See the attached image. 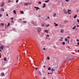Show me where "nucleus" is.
<instances>
[{
	"label": "nucleus",
	"mask_w": 79,
	"mask_h": 79,
	"mask_svg": "<svg viewBox=\"0 0 79 79\" xmlns=\"http://www.w3.org/2000/svg\"><path fill=\"white\" fill-rule=\"evenodd\" d=\"M38 69V68L36 67L35 68V70H37Z\"/></svg>",
	"instance_id": "c9c22d12"
},
{
	"label": "nucleus",
	"mask_w": 79,
	"mask_h": 79,
	"mask_svg": "<svg viewBox=\"0 0 79 79\" xmlns=\"http://www.w3.org/2000/svg\"><path fill=\"white\" fill-rule=\"evenodd\" d=\"M4 61H7V60H6V57H5L4 58Z\"/></svg>",
	"instance_id": "ddd939ff"
},
{
	"label": "nucleus",
	"mask_w": 79,
	"mask_h": 79,
	"mask_svg": "<svg viewBox=\"0 0 79 79\" xmlns=\"http://www.w3.org/2000/svg\"><path fill=\"white\" fill-rule=\"evenodd\" d=\"M16 58H17V60H18V56Z\"/></svg>",
	"instance_id": "3c124183"
},
{
	"label": "nucleus",
	"mask_w": 79,
	"mask_h": 79,
	"mask_svg": "<svg viewBox=\"0 0 79 79\" xmlns=\"http://www.w3.org/2000/svg\"><path fill=\"white\" fill-rule=\"evenodd\" d=\"M0 52H2V50H1V49H0Z\"/></svg>",
	"instance_id": "0e129e2a"
},
{
	"label": "nucleus",
	"mask_w": 79,
	"mask_h": 79,
	"mask_svg": "<svg viewBox=\"0 0 79 79\" xmlns=\"http://www.w3.org/2000/svg\"><path fill=\"white\" fill-rule=\"evenodd\" d=\"M34 8H36V11H37V10H39L40 9V8L38 7H36V6H35Z\"/></svg>",
	"instance_id": "f03ea898"
},
{
	"label": "nucleus",
	"mask_w": 79,
	"mask_h": 79,
	"mask_svg": "<svg viewBox=\"0 0 79 79\" xmlns=\"http://www.w3.org/2000/svg\"><path fill=\"white\" fill-rule=\"evenodd\" d=\"M65 41H68V39H67V38H66L65 39Z\"/></svg>",
	"instance_id": "7c9ffc66"
},
{
	"label": "nucleus",
	"mask_w": 79,
	"mask_h": 79,
	"mask_svg": "<svg viewBox=\"0 0 79 79\" xmlns=\"http://www.w3.org/2000/svg\"><path fill=\"white\" fill-rule=\"evenodd\" d=\"M67 38H68V39H69V38H70L69 36H68Z\"/></svg>",
	"instance_id": "09e8293b"
},
{
	"label": "nucleus",
	"mask_w": 79,
	"mask_h": 79,
	"mask_svg": "<svg viewBox=\"0 0 79 79\" xmlns=\"http://www.w3.org/2000/svg\"><path fill=\"white\" fill-rule=\"evenodd\" d=\"M11 19H12V20H13V18H11Z\"/></svg>",
	"instance_id": "de8ad7c7"
},
{
	"label": "nucleus",
	"mask_w": 79,
	"mask_h": 79,
	"mask_svg": "<svg viewBox=\"0 0 79 79\" xmlns=\"http://www.w3.org/2000/svg\"><path fill=\"white\" fill-rule=\"evenodd\" d=\"M45 25H46V24H45V23H44L43 24H42L41 25V26H42V27H44V26H45Z\"/></svg>",
	"instance_id": "20e7f679"
},
{
	"label": "nucleus",
	"mask_w": 79,
	"mask_h": 79,
	"mask_svg": "<svg viewBox=\"0 0 79 79\" xmlns=\"http://www.w3.org/2000/svg\"><path fill=\"white\" fill-rule=\"evenodd\" d=\"M44 32H45L46 33H48V30H45Z\"/></svg>",
	"instance_id": "412c9836"
},
{
	"label": "nucleus",
	"mask_w": 79,
	"mask_h": 79,
	"mask_svg": "<svg viewBox=\"0 0 79 79\" xmlns=\"http://www.w3.org/2000/svg\"><path fill=\"white\" fill-rule=\"evenodd\" d=\"M78 11H79L78 10H77V12H78Z\"/></svg>",
	"instance_id": "bf43d9fd"
},
{
	"label": "nucleus",
	"mask_w": 79,
	"mask_h": 79,
	"mask_svg": "<svg viewBox=\"0 0 79 79\" xmlns=\"http://www.w3.org/2000/svg\"><path fill=\"white\" fill-rule=\"evenodd\" d=\"M60 32H61V33H63V30L62 29L60 30Z\"/></svg>",
	"instance_id": "2eb2a0df"
},
{
	"label": "nucleus",
	"mask_w": 79,
	"mask_h": 79,
	"mask_svg": "<svg viewBox=\"0 0 79 79\" xmlns=\"http://www.w3.org/2000/svg\"><path fill=\"white\" fill-rule=\"evenodd\" d=\"M63 45H65V42H62Z\"/></svg>",
	"instance_id": "aec40b11"
},
{
	"label": "nucleus",
	"mask_w": 79,
	"mask_h": 79,
	"mask_svg": "<svg viewBox=\"0 0 79 79\" xmlns=\"http://www.w3.org/2000/svg\"><path fill=\"white\" fill-rule=\"evenodd\" d=\"M6 16H8V15L7 14H6Z\"/></svg>",
	"instance_id": "37998d69"
},
{
	"label": "nucleus",
	"mask_w": 79,
	"mask_h": 79,
	"mask_svg": "<svg viewBox=\"0 0 79 79\" xmlns=\"http://www.w3.org/2000/svg\"><path fill=\"white\" fill-rule=\"evenodd\" d=\"M55 26H58V25L57 24H56L55 25Z\"/></svg>",
	"instance_id": "c756f323"
},
{
	"label": "nucleus",
	"mask_w": 79,
	"mask_h": 79,
	"mask_svg": "<svg viewBox=\"0 0 79 79\" xmlns=\"http://www.w3.org/2000/svg\"><path fill=\"white\" fill-rule=\"evenodd\" d=\"M3 6H4V3L3 2L2 3L1 6L3 7Z\"/></svg>",
	"instance_id": "1a4fd4ad"
},
{
	"label": "nucleus",
	"mask_w": 79,
	"mask_h": 79,
	"mask_svg": "<svg viewBox=\"0 0 79 79\" xmlns=\"http://www.w3.org/2000/svg\"><path fill=\"white\" fill-rule=\"evenodd\" d=\"M48 70H50L51 69V67H49L48 69Z\"/></svg>",
	"instance_id": "bb28decb"
},
{
	"label": "nucleus",
	"mask_w": 79,
	"mask_h": 79,
	"mask_svg": "<svg viewBox=\"0 0 79 79\" xmlns=\"http://www.w3.org/2000/svg\"><path fill=\"white\" fill-rule=\"evenodd\" d=\"M68 11H70L71 10H68Z\"/></svg>",
	"instance_id": "8fccbe9b"
},
{
	"label": "nucleus",
	"mask_w": 79,
	"mask_h": 79,
	"mask_svg": "<svg viewBox=\"0 0 79 79\" xmlns=\"http://www.w3.org/2000/svg\"><path fill=\"white\" fill-rule=\"evenodd\" d=\"M10 2H11V1L9 0L8 1V3H10Z\"/></svg>",
	"instance_id": "2f4dec72"
},
{
	"label": "nucleus",
	"mask_w": 79,
	"mask_h": 79,
	"mask_svg": "<svg viewBox=\"0 0 79 79\" xmlns=\"http://www.w3.org/2000/svg\"><path fill=\"white\" fill-rule=\"evenodd\" d=\"M49 0H47L45 1V3H48V2H49Z\"/></svg>",
	"instance_id": "9b49d317"
},
{
	"label": "nucleus",
	"mask_w": 79,
	"mask_h": 79,
	"mask_svg": "<svg viewBox=\"0 0 79 79\" xmlns=\"http://www.w3.org/2000/svg\"><path fill=\"white\" fill-rule=\"evenodd\" d=\"M48 74H50V73H48Z\"/></svg>",
	"instance_id": "4d7b16f0"
},
{
	"label": "nucleus",
	"mask_w": 79,
	"mask_h": 79,
	"mask_svg": "<svg viewBox=\"0 0 79 79\" xmlns=\"http://www.w3.org/2000/svg\"><path fill=\"white\" fill-rule=\"evenodd\" d=\"M1 76H5V73L3 72L1 73Z\"/></svg>",
	"instance_id": "39448f33"
},
{
	"label": "nucleus",
	"mask_w": 79,
	"mask_h": 79,
	"mask_svg": "<svg viewBox=\"0 0 79 79\" xmlns=\"http://www.w3.org/2000/svg\"><path fill=\"white\" fill-rule=\"evenodd\" d=\"M64 13L67 15V14H68V12H67V11H65Z\"/></svg>",
	"instance_id": "f3484780"
},
{
	"label": "nucleus",
	"mask_w": 79,
	"mask_h": 79,
	"mask_svg": "<svg viewBox=\"0 0 79 79\" xmlns=\"http://www.w3.org/2000/svg\"><path fill=\"white\" fill-rule=\"evenodd\" d=\"M76 27V26H75L73 27V29H75V28Z\"/></svg>",
	"instance_id": "4468645a"
},
{
	"label": "nucleus",
	"mask_w": 79,
	"mask_h": 79,
	"mask_svg": "<svg viewBox=\"0 0 79 79\" xmlns=\"http://www.w3.org/2000/svg\"><path fill=\"white\" fill-rule=\"evenodd\" d=\"M47 60H50V57H47Z\"/></svg>",
	"instance_id": "4be33fe9"
},
{
	"label": "nucleus",
	"mask_w": 79,
	"mask_h": 79,
	"mask_svg": "<svg viewBox=\"0 0 79 79\" xmlns=\"http://www.w3.org/2000/svg\"><path fill=\"white\" fill-rule=\"evenodd\" d=\"M44 6H43V8H45V6H46V5H45V3H44L43 4Z\"/></svg>",
	"instance_id": "6e6552de"
},
{
	"label": "nucleus",
	"mask_w": 79,
	"mask_h": 79,
	"mask_svg": "<svg viewBox=\"0 0 79 79\" xmlns=\"http://www.w3.org/2000/svg\"><path fill=\"white\" fill-rule=\"evenodd\" d=\"M38 73L40 75H41V72H40L39 71Z\"/></svg>",
	"instance_id": "5701e85b"
},
{
	"label": "nucleus",
	"mask_w": 79,
	"mask_h": 79,
	"mask_svg": "<svg viewBox=\"0 0 79 79\" xmlns=\"http://www.w3.org/2000/svg\"><path fill=\"white\" fill-rule=\"evenodd\" d=\"M4 48V46H3V45L1 46L0 47V48H1V50H3Z\"/></svg>",
	"instance_id": "7ed1b4c3"
},
{
	"label": "nucleus",
	"mask_w": 79,
	"mask_h": 79,
	"mask_svg": "<svg viewBox=\"0 0 79 79\" xmlns=\"http://www.w3.org/2000/svg\"><path fill=\"white\" fill-rule=\"evenodd\" d=\"M41 3H42V2H40V1H39V4H41Z\"/></svg>",
	"instance_id": "c85d7f7f"
},
{
	"label": "nucleus",
	"mask_w": 79,
	"mask_h": 79,
	"mask_svg": "<svg viewBox=\"0 0 79 79\" xmlns=\"http://www.w3.org/2000/svg\"><path fill=\"white\" fill-rule=\"evenodd\" d=\"M37 31L38 33H40L42 31V29H41V28L39 27L37 28Z\"/></svg>",
	"instance_id": "f257e3e1"
},
{
	"label": "nucleus",
	"mask_w": 79,
	"mask_h": 79,
	"mask_svg": "<svg viewBox=\"0 0 79 79\" xmlns=\"http://www.w3.org/2000/svg\"><path fill=\"white\" fill-rule=\"evenodd\" d=\"M19 1V0H17L16 1V2L18 3V1Z\"/></svg>",
	"instance_id": "f704fd0d"
},
{
	"label": "nucleus",
	"mask_w": 79,
	"mask_h": 79,
	"mask_svg": "<svg viewBox=\"0 0 79 79\" xmlns=\"http://www.w3.org/2000/svg\"><path fill=\"white\" fill-rule=\"evenodd\" d=\"M50 36V35H47L46 36V38H47V37H49Z\"/></svg>",
	"instance_id": "dca6fc26"
},
{
	"label": "nucleus",
	"mask_w": 79,
	"mask_h": 79,
	"mask_svg": "<svg viewBox=\"0 0 79 79\" xmlns=\"http://www.w3.org/2000/svg\"><path fill=\"white\" fill-rule=\"evenodd\" d=\"M1 10H2V11H4V10L3 9V8H1Z\"/></svg>",
	"instance_id": "cd10ccee"
},
{
	"label": "nucleus",
	"mask_w": 79,
	"mask_h": 79,
	"mask_svg": "<svg viewBox=\"0 0 79 79\" xmlns=\"http://www.w3.org/2000/svg\"><path fill=\"white\" fill-rule=\"evenodd\" d=\"M13 12L15 14H16V10H13Z\"/></svg>",
	"instance_id": "f8f14e48"
},
{
	"label": "nucleus",
	"mask_w": 79,
	"mask_h": 79,
	"mask_svg": "<svg viewBox=\"0 0 79 79\" xmlns=\"http://www.w3.org/2000/svg\"><path fill=\"white\" fill-rule=\"evenodd\" d=\"M68 14H69V15H70V14H71L69 12V13H68Z\"/></svg>",
	"instance_id": "603ef678"
},
{
	"label": "nucleus",
	"mask_w": 79,
	"mask_h": 79,
	"mask_svg": "<svg viewBox=\"0 0 79 79\" xmlns=\"http://www.w3.org/2000/svg\"><path fill=\"white\" fill-rule=\"evenodd\" d=\"M44 50H46V49L45 48H43Z\"/></svg>",
	"instance_id": "ea45409f"
},
{
	"label": "nucleus",
	"mask_w": 79,
	"mask_h": 79,
	"mask_svg": "<svg viewBox=\"0 0 79 79\" xmlns=\"http://www.w3.org/2000/svg\"><path fill=\"white\" fill-rule=\"evenodd\" d=\"M12 23H14V21H12Z\"/></svg>",
	"instance_id": "680f3d73"
},
{
	"label": "nucleus",
	"mask_w": 79,
	"mask_h": 79,
	"mask_svg": "<svg viewBox=\"0 0 79 79\" xmlns=\"http://www.w3.org/2000/svg\"><path fill=\"white\" fill-rule=\"evenodd\" d=\"M13 30L14 31V30H15V29H13Z\"/></svg>",
	"instance_id": "338daca9"
},
{
	"label": "nucleus",
	"mask_w": 79,
	"mask_h": 79,
	"mask_svg": "<svg viewBox=\"0 0 79 79\" xmlns=\"http://www.w3.org/2000/svg\"><path fill=\"white\" fill-rule=\"evenodd\" d=\"M77 15H76L74 16V18H77Z\"/></svg>",
	"instance_id": "9d476101"
},
{
	"label": "nucleus",
	"mask_w": 79,
	"mask_h": 79,
	"mask_svg": "<svg viewBox=\"0 0 79 79\" xmlns=\"http://www.w3.org/2000/svg\"><path fill=\"white\" fill-rule=\"evenodd\" d=\"M31 3H30V5H31Z\"/></svg>",
	"instance_id": "052dcab7"
},
{
	"label": "nucleus",
	"mask_w": 79,
	"mask_h": 79,
	"mask_svg": "<svg viewBox=\"0 0 79 79\" xmlns=\"http://www.w3.org/2000/svg\"><path fill=\"white\" fill-rule=\"evenodd\" d=\"M54 71H55V69H54L53 68H52L51 69V71H52V72H53Z\"/></svg>",
	"instance_id": "0eeeda50"
},
{
	"label": "nucleus",
	"mask_w": 79,
	"mask_h": 79,
	"mask_svg": "<svg viewBox=\"0 0 79 79\" xmlns=\"http://www.w3.org/2000/svg\"><path fill=\"white\" fill-rule=\"evenodd\" d=\"M77 42H79V40H78V39H77Z\"/></svg>",
	"instance_id": "a19ab883"
},
{
	"label": "nucleus",
	"mask_w": 79,
	"mask_h": 79,
	"mask_svg": "<svg viewBox=\"0 0 79 79\" xmlns=\"http://www.w3.org/2000/svg\"><path fill=\"white\" fill-rule=\"evenodd\" d=\"M77 27H79V26L78 25H77Z\"/></svg>",
	"instance_id": "e433bc0d"
},
{
	"label": "nucleus",
	"mask_w": 79,
	"mask_h": 79,
	"mask_svg": "<svg viewBox=\"0 0 79 79\" xmlns=\"http://www.w3.org/2000/svg\"><path fill=\"white\" fill-rule=\"evenodd\" d=\"M23 23H27V22L26 21H23Z\"/></svg>",
	"instance_id": "6ab92c4d"
},
{
	"label": "nucleus",
	"mask_w": 79,
	"mask_h": 79,
	"mask_svg": "<svg viewBox=\"0 0 79 79\" xmlns=\"http://www.w3.org/2000/svg\"><path fill=\"white\" fill-rule=\"evenodd\" d=\"M20 13H21L22 14H24V12L21 11H20Z\"/></svg>",
	"instance_id": "a211bd4d"
},
{
	"label": "nucleus",
	"mask_w": 79,
	"mask_h": 79,
	"mask_svg": "<svg viewBox=\"0 0 79 79\" xmlns=\"http://www.w3.org/2000/svg\"><path fill=\"white\" fill-rule=\"evenodd\" d=\"M2 15L0 14V17H2Z\"/></svg>",
	"instance_id": "c03bdc74"
},
{
	"label": "nucleus",
	"mask_w": 79,
	"mask_h": 79,
	"mask_svg": "<svg viewBox=\"0 0 79 79\" xmlns=\"http://www.w3.org/2000/svg\"><path fill=\"white\" fill-rule=\"evenodd\" d=\"M68 61H69V60H71V59H68Z\"/></svg>",
	"instance_id": "4c0bfd02"
},
{
	"label": "nucleus",
	"mask_w": 79,
	"mask_h": 79,
	"mask_svg": "<svg viewBox=\"0 0 79 79\" xmlns=\"http://www.w3.org/2000/svg\"><path fill=\"white\" fill-rule=\"evenodd\" d=\"M53 72H51L50 73V74H53Z\"/></svg>",
	"instance_id": "79ce46f5"
},
{
	"label": "nucleus",
	"mask_w": 79,
	"mask_h": 79,
	"mask_svg": "<svg viewBox=\"0 0 79 79\" xmlns=\"http://www.w3.org/2000/svg\"><path fill=\"white\" fill-rule=\"evenodd\" d=\"M1 26H4V24H3V23H2L1 24Z\"/></svg>",
	"instance_id": "a878e982"
},
{
	"label": "nucleus",
	"mask_w": 79,
	"mask_h": 79,
	"mask_svg": "<svg viewBox=\"0 0 79 79\" xmlns=\"http://www.w3.org/2000/svg\"><path fill=\"white\" fill-rule=\"evenodd\" d=\"M66 23H68V21H65Z\"/></svg>",
	"instance_id": "6e6d98bb"
},
{
	"label": "nucleus",
	"mask_w": 79,
	"mask_h": 79,
	"mask_svg": "<svg viewBox=\"0 0 79 79\" xmlns=\"http://www.w3.org/2000/svg\"><path fill=\"white\" fill-rule=\"evenodd\" d=\"M25 5H26V6H28L29 5V3L27 2L25 3H24Z\"/></svg>",
	"instance_id": "423d86ee"
},
{
	"label": "nucleus",
	"mask_w": 79,
	"mask_h": 79,
	"mask_svg": "<svg viewBox=\"0 0 79 79\" xmlns=\"http://www.w3.org/2000/svg\"><path fill=\"white\" fill-rule=\"evenodd\" d=\"M77 22L79 23V19H77Z\"/></svg>",
	"instance_id": "72a5a7b5"
},
{
	"label": "nucleus",
	"mask_w": 79,
	"mask_h": 79,
	"mask_svg": "<svg viewBox=\"0 0 79 79\" xmlns=\"http://www.w3.org/2000/svg\"><path fill=\"white\" fill-rule=\"evenodd\" d=\"M55 16H56V14H55L54 15H53L54 17H55Z\"/></svg>",
	"instance_id": "58836bf2"
},
{
	"label": "nucleus",
	"mask_w": 79,
	"mask_h": 79,
	"mask_svg": "<svg viewBox=\"0 0 79 79\" xmlns=\"http://www.w3.org/2000/svg\"><path fill=\"white\" fill-rule=\"evenodd\" d=\"M50 26V24H48V25H47L46 26V27H48Z\"/></svg>",
	"instance_id": "393cba45"
},
{
	"label": "nucleus",
	"mask_w": 79,
	"mask_h": 79,
	"mask_svg": "<svg viewBox=\"0 0 79 79\" xmlns=\"http://www.w3.org/2000/svg\"><path fill=\"white\" fill-rule=\"evenodd\" d=\"M69 10H68V11H67V13H69Z\"/></svg>",
	"instance_id": "e2e57ef3"
},
{
	"label": "nucleus",
	"mask_w": 79,
	"mask_h": 79,
	"mask_svg": "<svg viewBox=\"0 0 79 79\" xmlns=\"http://www.w3.org/2000/svg\"><path fill=\"white\" fill-rule=\"evenodd\" d=\"M54 24H56V23H54Z\"/></svg>",
	"instance_id": "774afa93"
},
{
	"label": "nucleus",
	"mask_w": 79,
	"mask_h": 79,
	"mask_svg": "<svg viewBox=\"0 0 79 79\" xmlns=\"http://www.w3.org/2000/svg\"><path fill=\"white\" fill-rule=\"evenodd\" d=\"M47 18L48 19H50V17H49V16H48Z\"/></svg>",
	"instance_id": "a18cd8bd"
},
{
	"label": "nucleus",
	"mask_w": 79,
	"mask_h": 79,
	"mask_svg": "<svg viewBox=\"0 0 79 79\" xmlns=\"http://www.w3.org/2000/svg\"><path fill=\"white\" fill-rule=\"evenodd\" d=\"M78 52H79V50H78Z\"/></svg>",
	"instance_id": "69168bd1"
},
{
	"label": "nucleus",
	"mask_w": 79,
	"mask_h": 79,
	"mask_svg": "<svg viewBox=\"0 0 79 79\" xmlns=\"http://www.w3.org/2000/svg\"><path fill=\"white\" fill-rule=\"evenodd\" d=\"M77 45H79V42H78L77 43Z\"/></svg>",
	"instance_id": "49530a36"
},
{
	"label": "nucleus",
	"mask_w": 79,
	"mask_h": 79,
	"mask_svg": "<svg viewBox=\"0 0 79 79\" xmlns=\"http://www.w3.org/2000/svg\"><path fill=\"white\" fill-rule=\"evenodd\" d=\"M68 42L69 43V40H68Z\"/></svg>",
	"instance_id": "13d9d810"
},
{
	"label": "nucleus",
	"mask_w": 79,
	"mask_h": 79,
	"mask_svg": "<svg viewBox=\"0 0 79 79\" xmlns=\"http://www.w3.org/2000/svg\"><path fill=\"white\" fill-rule=\"evenodd\" d=\"M10 25V23H8L7 26V27H8Z\"/></svg>",
	"instance_id": "b1692460"
},
{
	"label": "nucleus",
	"mask_w": 79,
	"mask_h": 79,
	"mask_svg": "<svg viewBox=\"0 0 79 79\" xmlns=\"http://www.w3.org/2000/svg\"><path fill=\"white\" fill-rule=\"evenodd\" d=\"M43 79H45V77H43Z\"/></svg>",
	"instance_id": "5fc2aeb1"
},
{
	"label": "nucleus",
	"mask_w": 79,
	"mask_h": 79,
	"mask_svg": "<svg viewBox=\"0 0 79 79\" xmlns=\"http://www.w3.org/2000/svg\"><path fill=\"white\" fill-rule=\"evenodd\" d=\"M45 65H44L43 67L44 68H45Z\"/></svg>",
	"instance_id": "864d4df0"
},
{
	"label": "nucleus",
	"mask_w": 79,
	"mask_h": 79,
	"mask_svg": "<svg viewBox=\"0 0 79 79\" xmlns=\"http://www.w3.org/2000/svg\"><path fill=\"white\" fill-rule=\"evenodd\" d=\"M65 1L67 2H69V0H65Z\"/></svg>",
	"instance_id": "473e14b6"
}]
</instances>
